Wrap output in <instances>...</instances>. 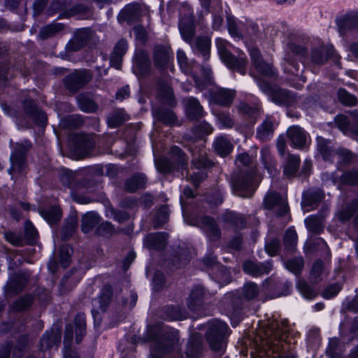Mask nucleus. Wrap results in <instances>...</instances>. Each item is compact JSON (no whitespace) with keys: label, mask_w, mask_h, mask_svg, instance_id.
Returning <instances> with one entry per match:
<instances>
[{"label":"nucleus","mask_w":358,"mask_h":358,"mask_svg":"<svg viewBox=\"0 0 358 358\" xmlns=\"http://www.w3.org/2000/svg\"><path fill=\"white\" fill-rule=\"evenodd\" d=\"M287 322L283 320L275 321L268 324V327L263 335H259L261 340V348L265 352L267 357L271 356L273 353H278L280 350L285 351L287 338Z\"/></svg>","instance_id":"obj_1"},{"label":"nucleus","mask_w":358,"mask_h":358,"mask_svg":"<svg viewBox=\"0 0 358 358\" xmlns=\"http://www.w3.org/2000/svg\"><path fill=\"white\" fill-rule=\"evenodd\" d=\"M179 29L183 39L188 43H190L194 50L201 52L204 59H208L210 45L208 37H199L196 39L194 44H192L194 29L192 17L187 20L181 19L179 23Z\"/></svg>","instance_id":"obj_2"},{"label":"nucleus","mask_w":358,"mask_h":358,"mask_svg":"<svg viewBox=\"0 0 358 358\" xmlns=\"http://www.w3.org/2000/svg\"><path fill=\"white\" fill-rule=\"evenodd\" d=\"M216 46L222 61L230 69L236 70L240 73H245V66L246 56L243 52H238V57L235 58L228 50L229 43L224 39L217 38Z\"/></svg>","instance_id":"obj_3"},{"label":"nucleus","mask_w":358,"mask_h":358,"mask_svg":"<svg viewBox=\"0 0 358 358\" xmlns=\"http://www.w3.org/2000/svg\"><path fill=\"white\" fill-rule=\"evenodd\" d=\"M228 326L225 322L213 320L208 324L206 338L211 349L216 352L222 351L224 348L223 337L227 334Z\"/></svg>","instance_id":"obj_4"},{"label":"nucleus","mask_w":358,"mask_h":358,"mask_svg":"<svg viewBox=\"0 0 358 358\" xmlns=\"http://www.w3.org/2000/svg\"><path fill=\"white\" fill-rule=\"evenodd\" d=\"M328 142L322 138H317V147L324 159H329V155H336L339 160L343 163L350 161L352 158V154L345 149H340L336 151L329 150Z\"/></svg>","instance_id":"obj_5"},{"label":"nucleus","mask_w":358,"mask_h":358,"mask_svg":"<svg viewBox=\"0 0 358 358\" xmlns=\"http://www.w3.org/2000/svg\"><path fill=\"white\" fill-rule=\"evenodd\" d=\"M257 180H255V176H248L241 182H237L234 185V189L236 194L242 197H250L257 186Z\"/></svg>","instance_id":"obj_6"},{"label":"nucleus","mask_w":358,"mask_h":358,"mask_svg":"<svg viewBox=\"0 0 358 358\" xmlns=\"http://www.w3.org/2000/svg\"><path fill=\"white\" fill-rule=\"evenodd\" d=\"M287 135L294 147L302 148L307 143L308 136L306 131L298 126H293L287 130Z\"/></svg>","instance_id":"obj_7"},{"label":"nucleus","mask_w":358,"mask_h":358,"mask_svg":"<svg viewBox=\"0 0 358 358\" xmlns=\"http://www.w3.org/2000/svg\"><path fill=\"white\" fill-rule=\"evenodd\" d=\"M250 52L253 64L260 73L264 76H271L273 73L271 66L261 59L258 49L252 48Z\"/></svg>","instance_id":"obj_8"},{"label":"nucleus","mask_w":358,"mask_h":358,"mask_svg":"<svg viewBox=\"0 0 358 358\" xmlns=\"http://www.w3.org/2000/svg\"><path fill=\"white\" fill-rule=\"evenodd\" d=\"M271 269L272 265L270 262H266L258 265L252 262H246L243 264L244 271L252 275H259L264 273H268Z\"/></svg>","instance_id":"obj_9"},{"label":"nucleus","mask_w":358,"mask_h":358,"mask_svg":"<svg viewBox=\"0 0 358 358\" xmlns=\"http://www.w3.org/2000/svg\"><path fill=\"white\" fill-rule=\"evenodd\" d=\"M185 110L187 115L192 118H197L201 116L203 113L199 101L192 97L186 100Z\"/></svg>","instance_id":"obj_10"},{"label":"nucleus","mask_w":358,"mask_h":358,"mask_svg":"<svg viewBox=\"0 0 358 358\" xmlns=\"http://www.w3.org/2000/svg\"><path fill=\"white\" fill-rule=\"evenodd\" d=\"M216 152L222 157L229 155L233 149L231 142L224 136L217 137L214 142Z\"/></svg>","instance_id":"obj_11"},{"label":"nucleus","mask_w":358,"mask_h":358,"mask_svg":"<svg viewBox=\"0 0 358 358\" xmlns=\"http://www.w3.org/2000/svg\"><path fill=\"white\" fill-rule=\"evenodd\" d=\"M273 131V120L268 117L258 128L257 136L260 140L265 141L272 136Z\"/></svg>","instance_id":"obj_12"},{"label":"nucleus","mask_w":358,"mask_h":358,"mask_svg":"<svg viewBox=\"0 0 358 358\" xmlns=\"http://www.w3.org/2000/svg\"><path fill=\"white\" fill-rule=\"evenodd\" d=\"M170 57L169 49L164 46H157L155 48L154 59L156 64L163 66L167 63Z\"/></svg>","instance_id":"obj_13"},{"label":"nucleus","mask_w":358,"mask_h":358,"mask_svg":"<svg viewBox=\"0 0 358 358\" xmlns=\"http://www.w3.org/2000/svg\"><path fill=\"white\" fill-rule=\"evenodd\" d=\"M234 97V91L226 89H218L215 94V101L221 105H227L232 101Z\"/></svg>","instance_id":"obj_14"},{"label":"nucleus","mask_w":358,"mask_h":358,"mask_svg":"<svg viewBox=\"0 0 358 358\" xmlns=\"http://www.w3.org/2000/svg\"><path fill=\"white\" fill-rule=\"evenodd\" d=\"M99 221V216L94 212H90L85 215L82 220V230L87 233Z\"/></svg>","instance_id":"obj_15"},{"label":"nucleus","mask_w":358,"mask_h":358,"mask_svg":"<svg viewBox=\"0 0 358 358\" xmlns=\"http://www.w3.org/2000/svg\"><path fill=\"white\" fill-rule=\"evenodd\" d=\"M41 215L50 224L56 223L62 217L61 210L57 206H53L49 210H42Z\"/></svg>","instance_id":"obj_16"},{"label":"nucleus","mask_w":358,"mask_h":358,"mask_svg":"<svg viewBox=\"0 0 358 358\" xmlns=\"http://www.w3.org/2000/svg\"><path fill=\"white\" fill-rule=\"evenodd\" d=\"M146 182V178L143 174H138L129 179L125 187L129 192H134L138 188L143 187Z\"/></svg>","instance_id":"obj_17"},{"label":"nucleus","mask_w":358,"mask_h":358,"mask_svg":"<svg viewBox=\"0 0 358 358\" xmlns=\"http://www.w3.org/2000/svg\"><path fill=\"white\" fill-rule=\"evenodd\" d=\"M164 245L165 243V238L161 234H150L148 235L145 241L144 245L148 248H159L160 245L158 244Z\"/></svg>","instance_id":"obj_18"},{"label":"nucleus","mask_w":358,"mask_h":358,"mask_svg":"<svg viewBox=\"0 0 358 358\" xmlns=\"http://www.w3.org/2000/svg\"><path fill=\"white\" fill-rule=\"evenodd\" d=\"M280 203L283 206L285 209L287 208L283 199L276 192H270L267 194L264 198V204L267 208H271Z\"/></svg>","instance_id":"obj_19"},{"label":"nucleus","mask_w":358,"mask_h":358,"mask_svg":"<svg viewBox=\"0 0 358 358\" xmlns=\"http://www.w3.org/2000/svg\"><path fill=\"white\" fill-rule=\"evenodd\" d=\"M299 158L295 155H289L287 159V162L284 169V173L287 176H293L299 166Z\"/></svg>","instance_id":"obj_20"},{"label":"nucleus","mask_w":358,"mask_h":358,"mask_svg":"<svg viewBox=\"0 0 358 358\" xmlns=\"http://www.w3.org/2000/svg\"><path fill=\"white\" fill-rule=\"evenodd\" d=\"M90 78L91 77L88 75L87 72L86 71H83L69 76L67 78V85L69 87H71L69 85V81H72L73 83H76V87H78L87 83Z\"/></svg>","instance_id":"obj_21"},{"label":"nucleus","mask_w":358,"mask_h":358,"mask_svg":"<svg viewBox=\"0 0 358 358\" xmlns=\"http://www.w3.org/2000/svg\"><path fill=\"white\" fill-rule=\"evenodd\" d=\"M200 225L204 229L208 236L218 235V229L217 228L216 224L215 221L210 217H203Z\"/></svg>","instance_id":"obj_22"},{"label":"nucleus","mask_w":358,"mask_h":358,"mask_svg":"<svg viewBox=\"0 0 358 358\" xmlns=\"http://www.w3.org/2000/svg\"><path fill=\"white\" fill-rule=\"evenodd\" d=\"M305 224L310 231L318 233L320 231L322 220L320 217L311 215L306 218Z\"/></svg>","instance_id":"obj_23"},{"label":"nucleus","mask_w":358,"mask_h":358,"mask_svg":"<svg viewBox=\"0 0 358 358\" xmlns=\"http://www.w3.org/2000/svg\"><path fill=\"white\" fill-rule=\"evenodd\" d=\"M127 50V43L125 40L121 39L120 40L113 51V57H116L117 60H120V58L126 52ZM120 61L115 65V67L118 69H120Z\"/></svg>","instance_id":"obj_24"},{"label":"nucleus","mask_w":358,"mask_h":358,"mask_svg":"<svg viewBox=\"0 0 358 358\" xmlns=\"http://www.w3.org/2000/svg\"><path fill=\"white\" fill-rule=\"evenodd\" d=\"M297 242V234L296 231L292 229L289 228L286 231L285 238H284V243L285 244V246L291 250L294 248V246L296 245Z\"/></svg>","instance_id":"obj_25"},{"label":"nucleus","mask_w":358,"mask_h":358,"mask_svg":"<svg viewBox=\"0 0 358 358\" xmlns=\"http://www.w3.org/2000/svg\"><path fill=\"white\" fill-rule=\"evenodd\" d=\"M338 97L339 101L347 106H353L356 103L355 96L348 93L343 89H340L338 92Z\"/></svg>","instance_id":"obj_26"},{"label":"nucleus","mask_w":358,"mask_h":358,"mask_svg":"<svg viewBox=\"0 0 358 358\" xmlns=\"http://www.w3.org/2000/svg\"><path fill=\"white\" fill-rule=\"evenodd\" d=\"M63 29L62 24H52L44 27L40 31V36L42 38H46L51 34L58 32Z\"/></svg>","instance_id":"obj_27"},{"label":"nucleus","mask_w":358,"mask_h":358,"mask_svg":"<svg viewBox=\"0 0 358 358\" xmlns=\"http://www.w3.org/2000/svg\"><path fill=\"white\" fill-rule=\"evenodd\" d=\"M203 290L201 287H196L194 290H192L189 298L188 304L191 308H194V305L197 303L200 302L203 299Z\"/></svg>","instance_id":"obj_28"},{"label":"nucleus","mask_w":358,"mask_h":358,"mask_svg":"<svg viewBox=\"0 0 358 358\" xmlns=\"http://www.w3.org/2000/svg\"><path fill=\"white\" fill-rule=\"evenodd\" d=\"M134 64L139 69L146 68L148 66L147 54L143 50L137 52L134 57Z\"/></svg>","instance_id":"obj_29"},{"label":"nucleus","mask_w":358,"mask_h":358,"mask_svg":"<svg viewBox=\"0 0 358 358\" xmlns=\"http://www.w3.org/2000/svg\"><path fill=\"white\" fill-rule=\"evenodd\" d=\"M160 96L162 99H166L169 105L173 104V94L170 86L167 84L159 87Z\"/></svg>","instance_id":"obj_30"},{"label":"nucleus","mask_w":358,"mask_h":358,"mask_svg":"<svg viewBox=\"0 0 358 358\" xmlns=\"http://www.w3.org/2000/svg\"><path fill=\"white\" fill-rule=\"evenodd\" d=\"M32 301L30 296L22 297L13 303V309L16 311L23 310L31 304Z\"/></svg>","instance_id":"obj_31"},{"label":"nucleus","mask_w":358,"mask_h":358,"mask_svg":"<svg viewBox=\"0 0 358 358\" xmlns=\"http://www.w3.org/2000/svg\"><path fill=\"white\" fill-rule=\"evenodd\" d=\"M171 155L173 159L176 161H178L179 165L182 169H185L187 165L186 159H185L184 155L181 152L179 148L174 146L171 150Z\"/></svg>","instance_id":"obj_32"},{"label":"nucleus","mask_w":358,"mask_h":358,"mask_svg":"<svg viewBox=\"0 0 358 358\" xmlns=\"http://www.w3.org/2000/svg\"><path fill=\"white\" fill-rule=\"evenodd\" d=\"M358 210V201L353 203V209L347 208L338 213L337 217L341 221H346L350 218L353 213Z\"/></svg>","instance_id":"obj_33"},{"label":"nucleus","mask_w":358,"mask_h":358,"mask_svg":"<svg viewBox=\"0 0 358 358\" xmlns=\"http://www.w3.org/2000/svg\"><path fill=\"white\" fill-rule=\"evenodd\" d=\"M138 8L139 6L137 3L128 4L121 11V15H123L125 20H129L136 14Z\"/></svg>","instance_id":"obj_34"},{"label":"nucleus","mask_w":358,"mask_h":358,"mask_svg":"<svg viewBox=\"0 0 358 358\" xmlns=\"http://www.w3.org/2000/svg\"><path fill=\"white\" fill-rule=\"evenodd\" d=\"M258 292L257 286L255 283L249 282L244 287V295L248 299L255 297L257 295Z\"/></svg>","instance_id":"obj_35"},{"label":"nucleus","mask_w":358,"mask_h":358,"mask_svg":"<svg viewBox=\"0 0 358 358\" xmlns=\"http://www.w3.org/2000/svg\"><path fill=\"white\" fill-rule=\"evenodd\" d=\"M303 266V261L301 259H295L286 263V268L294 273H298Z\"/></svg>","instance_id":"obj_36"},{"label":"nucleus","mask_w":358,"mask_h":358,"mask_svg":"<svg viewBox=\"0 0 358 358\" xmlns=\"http://www.w3.org/2000/svg\"><path fill=\"white\" fill-rule=\"evenodd\" d=\"M58 336L57 334L53 333L51 334H45L43 335L41 339V345L43 348H48L52 346V345L57 340Z\"/></svg>","instance_id":"obj_37"},{"label":"nucleus","mask_w":358,"mask_h":358,"mask_svg":"<svg viewBox=\"0 0 358 358\" xmlns=\"http://www.w3.org/2000/svg\"><path fill=\"white\" fill-rule=\"evenodd\" d=\"M341 290V287L336 284L327 287L322 292V296L324 299H329L335 296Z\"/></svg>","instance_id":"obj_38"},{"label":"nucleus","mask_w":358,"mask_h":358,"mask_svg":"<svg viewBox=\"0 0 358 358\" xmlns=\"http://www.w3.org/2000/svg\"><path fill=\"white\" fill-rule=\"evenodd\" d=\"M177 59L180 69L185 73L189 71V67L187 65V58L185 52L182 50H178L177 52Z\"/></svg>","instance_id":"obj_39"},{"label":"nucleus","mask_w":358,"mask_h":358,"mask_svg":"<svg viewBox=\"0 0 358 358\" xmlns=\"http://www.w3.org/2000/svg\"><path fill=\"white\" fill-rule=\"evenodd\" d=\"M298 289H299L300 293L301 294V295L303 296V297L305 299H313L315 296V294L312 290V289L309 286L306 285V284L299 283L298 285Z\"/></svg>","instance_id":"obj_40"},{"label":"nucleus","mask_w":358,"mask_h":358,"mask_svg":"<svg viewBox=\"0 0 358 358\" xmlns=\"http://www.w3.org/2000/svg\"><path fill=\"white\" fill-rule=\"evenodd\" d=\"M322 196L318 194L317 197L312 202L311 199L308 197H304L301 202L302 208L304 211H310L315 208V202L322 199Z\"/></svg>","instance_id":"obj_41"},{"label":"nucleus","mask_w":358,"mask_h":358,"mask_svg":"<svg viewBox=\"0 0 358 358\" xmlns=\"http://www.w3.org/2000/svg\"><path fill=\"white\" fill-rule=\"evenodd\" d=\"M155 166L159 171L163 173H166L171 170V165L166 159H157L155 162Z\"/></svg>","instance_id":"obj_42"},{"label":"nucleus","mask_w":358,"mask_h":358,"mask_svg":"<svg viewBox=\"0 0 358 358\" xmlns=\"http://www.w3.org/2000/svg\"><path fill=\"white\" fill-rule=\"evenodd\" d=\"M343 181L351 185L358 184V171H354L345 173L343 175Z\"/></svg>","instance_id":"obj_43"},{"label":"nucleus","mask_w":358,"mask_h":358,"mask_svg":"<svg viewBox=\"0 0 358 358\" xmlns=\"http://www.w3.org/2000/svg\"><path fill=\"white\" fill-rule=\"evenodd\" d=\"M158 118L164 123L169 124H173L176 120L175 115L171 111H169L165 114L159 116Z\"/></svg>","instance_id":"obj_44"},{"label":"nucleus","mask_w":358,"mask_h":358,"mask_svg":"<svg viewBox=\"0 0 358 358\" xmlns=\"http://www.w3.org/2000/svg\"><path fill=\"white\" fill-rule=\"evenodd\" d=\"M75 322L77 326L76 332L79 331L82 334L85 328V320L83 315H78L75 318Z\"/></svg>","instance_id":"obj_45"},{"label":"nucleus","mask_w":358,"mask_h":358,"mask_svg":"<svg viewBox=\"0 0 358 358\" xmlns=\"http://www.w3.org/2000/svg\"><path fill=\"white\" fill-rule=\"evenodd\" d=\"M322 271V262L317 261L313 266L310 275L313 278H317Z\"/></svg>","instance_id":"obj_46"},{"label":"nucleus","mask_w":358,"mask_h":358,"mask_svg":"<svg viewBox=\"0 0 358 358\" xmlns=\"http://www.w3.org/2000/svg\"><path fill=\"white\" fill-rule=\"evenodd\" d=\"M278 248V242L272 241L266 245V250L269 255L273 256L276 253Z\"/></svg>","instance_id":"obj_47"},{"label":"nucleus","mask_w":358,"mask_h":358,"mask_svg":"<svg viewBox=\"0 0 358 358\" xmlns=\"http://www.w3.org/2000/svg\"><path fill=\"white\" fill-rule=\"evenodd\" d=\"M268 152L267 150L266 149H263L262 150V158H263V160L264 161V163H265V166H266V168L268 169V171L271 174V175H275L277 170L275 168H273V167H269V166H267L266 165V159L267 158H268Z\"/></svg>","instance_id":"obj_48"},{"label":"nucleus","mask_w":358,"mask_h":358,"mask_svg":"<svg viewBox=\"0 0 358 358\" xmlns=\"http://www.w3.org/2000/svg\"><path fill=\"white\" fill-rule=\"evenodd\" d=\"M6 240L13 245H18L20 240L17 236L12 232H7L5 234Z\"/></svg>","instance_id":"obj_49"},{"label":"nucleus","mask_w":358,"mask_h":358,"mask_svg":"<svg viewBox=\"0 0 358 358\" xmlns=\"http://www.w3.org/2000/svg\"><path fill=\"white\" fill-rule=\"evenodd\" d=\"M25 231L27 236L34 238L36 235V230L31 222H27L25 224Z\"/></svg>","instance_id":"obj_50"},{"label":"nucleus","mask_w":358,"mask_h":358,"mask_svg":"<svg viewBox=\"0 0 358 358\" xmlns=\"http://www.w3.org/2000/svg\"><path fill=\"white\" fill-rule=\"evenodd\" d=\"M284 69L286 72H289L292 74H296L299 71L296 64L292 62H287L285 64Z\"/></svg>","instance_id":"obj_51"},{"label":"nucleus","mask_w":358,"mask_h":358,"mask_svg":"<svg viewBox=\"0 0 358 358\" xmlns=\"http://www.w3.org/2000/svg\"><path fill=\"white\" fill-rule=\"evenodd\" d=\"M228 29L229 34L234 37H239V34L237 30L236 26L234 22L229 20L228 22Z\"/></svg>","instance_id":"obj_52"},{"label":"nucleus","mask_w":358,"mask_h":358,"mask_svg":"<svg viewBox=\"0 0 358 358\" xmlns=\"http://www.w3.org/2000/svg\"><path fill=\"white\" fill-rule=\"evenodd\" d=\"M237 160L243 165H248L251 162V157L248 154L243 153L238 156Z\"/></svg>","instance_id":"obj_53"},{"label":"nucleus","mask_w":358,"mask_h":358,"mask_svg":"<svg viewBox=\"0 0 358 358\" xmlns=\"http://www.w3.org/2000/svg\"><path fill=\"white\" fill-rule=\"evenodd\" d=\"M129 94V89L128 87H124L119 90L116 94V98L120 100H122L124 98L127 97Z\"/></svg>","instance_id":"obj_54"},{"label":"nucleus","mask_w":358,"mask_h":358,"mask_svg":"<svg viewBox=\"0 0 358 358\" xmlns=\"http://www.w3.org/2000/svg\"><path fill=\"white\" fill-rule=\"evenodd\" d=\"M277 148L280 154H283L285 150V141L284 137L280 136L277 141Z\"/></svg>","instance_id":"obj_55"},{"label":"nucleus","mask_w":358,"mask_h":358,"mask_svg":"<svg viewBox=\"0 0 358 358\" xmlns=\"http://www.w3.org/2000/svg\"><path fill=\"white\" fill-rule=\"evenodd\" d=\"M336 122L338 124L339 128L343 130L347 124V119L343 116H338L336 117Z\"/></svg>","instance_id":"obj_56"},{"label":"nucleus","mask_w":358,"mask_h":358,"mask_svg":"<svg viewBox=\"0 0 358 358\" xmlns=\"http://www.w3.org/2000/svg\"><path fill=\"white\" fill-rule=\"evenodd\" d=\"M134 33L136 34V36L138 38H140L141 40H144V38H145V31L140 28V27H136L134 29Z\"/></svg>","instance_id":"obj_57"},{"label":"nucleus","mask_w":358,"mask_h":358,"mask_svg":"<svg viewBox=\"0 0 358 358\" xmlns=\"http://www.w3.org/2000/svg\"><path fill=\"white\" fill-rule=\"evenodd\" d=\"M128 218V215L125 213H120L115 215V219L118 222H122Z\"/></svg>","instance_id":"obj_58"},{"label":"nucleus","mask_w":358,"mask_h":358,"mask_svg":"<svg viewBox=\"0 0 358 358\" xmlns=\"http://www.w3.org/2000/svg\"><path fill=\"white\" fill-rule=\"evenodd\" d=\"M65 337L66 338H69L70 340L73 338V329L71 325H68L66 327V333H65Z\"/></svg>","instance_id":"obj_59"},{"label":"nucleus","mask_w":358,"mask_h":358,"mask_svg":"<svg viewBox=\"0 0 358 358\" xmlns=\"http://www.w3.org/2000/svg\"><path fill=\"white\" fill-rule=\"evenodd\" d=\"M193 163H194V164H195V166H196V167H198V168H201V167H202V166H207V165H208V163H207L206 160L204 158H203V159H202L201 160H200V161L199 162V163H198V164H196V160H195V159H194V160H193Z\"/></svg>","instance_id":"obj_60"},{"label":"nucleus","mask_w":358,"mask_h":358,"mask_svg":"<svg viewBox=\"0 0 358 358\" xmlns=\"http://www.w3.org/2000/svg\"><path fill=\"white\" fill-rule=\"evenodd\" d=\"M12 168L11 170H14L17 166H20V162L15 159V157L14 155H12L10 157Z\"/></svg>","instance_id":"obj_61"},{"label":"nucleus","mask_w":358,"mask_h":358,"mask_svg":"<svg viewBox=\"0 0 358 358\" xmlns=\"http://www.w3.org/2000/svg\"><path fill=\"white\" fill-rule=\"evenodd\" d=\"M64 358H78L76 353L66 350L64 353Z\"/></svg>","instance_id":"obj_62"},{"label":"nucleus","mask_w":358,"mask_h":358,"mask_svg":"<svg viewBox=\"0 0 358 358\" xmlns=\"http://www.w3.org/2000/svg\"><path fill=\"white\" fill-rule=\"evenodd\" d=\"M351 52L358 57V43H354L350 46Z\"/></svg>","instance_id":"obj_63"},{"label":"nucleus","mask_w":358,"mask_h":358,"mask_svg":"<svg viewBox=\"0 0 358 358\" xmlns=\"http://www.w3.org/2000/svg\"><path fill=\"white\" fill-rule=\"evenodd\" d=\"M183 193L187 197H192L194 196L192 189L187 187L184 189Z\"/></svg>","instance_id":"obj_64"}]
</instances>
